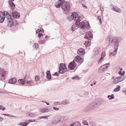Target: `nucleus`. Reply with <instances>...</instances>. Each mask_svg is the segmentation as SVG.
Here are the masks:
<instances>
[{
  "label": "nucleus",
  "instance_id": "nucleus-62",
  "mask_svg": "<svg viewBox=\"0 0 126 126\" xmlns=\"http://www.w3.org/2000/svg\"><path fill=\"white\" fill-rule=\"evenodd\" d=\"M119 73L120 75L122 76V71H120L119 72Z\"/></svg>",
  "mask_w": 126,
  "mask_h": 126
},
{
  "label": "nucleus",
  "instance_id": "nucleus-18",
  "mask_svg": "<svg viewBox=\"0 0 126 126\" xmlns=\"http://www.w3.org/2000/svg\"><path fill=\"white\" fill-rule=\"evenodd\" d=\"M63 3V1H58L55 4V6L57 8H59L62 5Z\"/></svg>",
  "mask_w": 126,
  "mask_h": 126
},
{
  "label": "nucleus",
  "instance_id": "nucleus-31",
  "mask_svg": "<svg viewBox=\"0 0 126 126\" xmlns=\"http://www.w3.org/2000/svg\"><path fill=\"white\" fill-rule=\"evenodd\" d=\"M29 80L27 81V83L28 84L31 85L34 82L32 80Z\"/></svg>",
  "mask_w": 126,
  "mask_h": 126
},
{
  "label": "nucleus",
  "instance_id": "nucleus-19",
  "mask_svg": "<svg viewBox=\"0 0 126 126\" xmlns=\"http://www.w3.org/2000/svg\"><path fill=\"white\" fill-rule=\"evenodd\" d=\"M85 53L84 49L82 48H79V55H83Z\"/></svg>",
  "mask_w": 126,
  "mask_h": 126
},
{
  "label": "nucleus",
  "instance_id": "nucleus-50",
  "mask_svg": "<svg viewBox=\"0 0 126 126\" xmlns=\"http://www.w3.org/2000/svg\"><path fill=\"white\" fill-rule=\"evenodd\" d=\"M100 10L101 11H104V8L103 6H102L100 5Z\"/></svg>",
  "mask_w": 126,
  "mask_h": 126
},
{
  "label": "nucleus",
  "instance_id": "nucleus-7",
  "mask_svg": "<svg viewBox=\"0 0 126 126\" xmlns=\"http://www.w3.org/2000/svg\"><path fill=\"white\" fill-rule=\"evenodd\" d=\"M89 25L88 22H85L83 21L79 23V28L85 29V28L89 29Z\"/></svg>",
  "mask_w": 126,
  "mask_h": 126
},
{
  "label": "nucleus",
  "instance_id": "nucleus-36",
  "mask_svg": "<svg viewBox=\"0 0 126 126\" xmlns=\"http://www.w3.org/2000/svg\"><path fill=\"white\" fill-rule=\"evenodd\" d=\"M74 61V62L75 61H76L77 62H79V56L77 55L76 56L75 60Z\"/></svg>",
  "mask_w": 126,
  "mask_h": 126
},
{
  "label": "nucleus",
  "instance_id": "nucleus-41",
  "mask_svg": "<svg viewBox=\"0 0 126 126\" xmlns=\"http://www.w3.org/2000/svg\"><path fill=\"white\" fill-rule=\"evenodd\" d=\"M101 56L103 57H104L105 56V51H103L101 55Z\"/></svg>",
  "mask_w": 126,
  "mask_h": 126
},
{
  "label": "nucleus",
  "instance_id": "nucleus-11",
  "mask_svg": "<svg viewBox=\"0 0 126 126\" xmlns=\"http://www.w3.org/2000/svg\"><path fill=\"white\" fill-rule=\"evenodd\" d=\"M114 38L113 37L108 36L106 39V43H113V41Z\"/></svg>",
  "mask_w": 126,
  "mask_h": 126
},
{
  "label": "nucleus",
  "instance_id": "nucleus-58",
  "mask_svg": "<svg viewBox=\"0 0 126 126\" xmlns=\"http://www.w3.org/2000/svg\"><path fill=\"white\" fill-rule=\"evenodd\" d=\"M29 115L30 116H34L33 114V113H31L29 114Z\"/></svg>",
  "mask_w": 126,
  "mask_h": 126
},
{
  "label": "nucleus",
  "instance_id": "nucleus-1",
  "mask_svg": "<svg viewBox=\"0 0 126 126\" xmlns=\"http://www.w3.org/2000/svg\"><path fill=\"white\" fill-rule=\"evenodd\" d=\"M68 20L71 21L73 20H74L76 21L79 20V17L78 14L76 12H74L70 14L69 16L67 18Z\"/></svg>",
  "mask_w": 126,
  "mask_h": 126
},
{
  "label": "nucleus",
  "instance_id": "nucleus-40",
  "mask_svg": "<svg viewBox=\"0 0 126 126\" xmlns=\"http://www.w3.org/2000/svg\"><path fill=\"white\" fill-rule=\"evenodd\" d=\"M83 61V60L81 57L79 56V63H82Z\"/></svg>",
  "mask_w": 126,
  "mask_h": 126
},
{
  "label": "nucleus",
  "instance_id": "nucleus-14",
  "mask_svg": "<svg viewBox=\"0 0 126 126\" xmlns=\"http://www.w3.org/2000/svg\"><path fill=\"white\" fill-rule=\"evenodd\" d=\"M79 28V20L76 21L75 23V24L73 26L72 29L73 31H74L75 29Z\"/></svg>",
  "mask_w": 126,
  "mask_h": 126
},
{
  "label": "nucleus",
  "instance_id": "nucleus-53",
  "mask_svg": "<svg viewBox=\"0 0 126 126\" xmlns=\"http://www.w3.org/2000/svg\"><path fill=\"white\" fill-rule=\"evenodd\" d=\"M60 103L59 102H56L54 103V104L55 105H57L58 104H60Z\"/></svg>",
  "mask_w": 126,
  "mask_h": 126
},
{
  "label": "nucleus",
  "instance_id": "nucleus-37",
  "mask_svg": "<svg viewBox=\"0 0 126 126\" xmlns=\"http://www.w3.org/2000/svg\"><path fill=\"white\" fill-rule=\"evenodd\" d=\"M43 32V30L42 29H40V30L38 29L36 31V33H38V32Z\"/></svg>",
  "mask_w": 126,
  "mask_h": 126
},
{
  "label": "nucleus",
  "instance_id": "nucleus-24",
  "mask_svg": "<svg viewBox=\"0 0 126 126\" xmlns=\"http://www.w3.org/2000/svg\"><path fill=\"white\" fill-rule=\"evenodd\" d=\"M19 84H25V81L23 79H21L18 80Z\"/></svg>",
  "mask_w": 126,
  "mask_h": 126
},
{
  "label": "nucleus",
  "instance_id": "nucleus-56",
  "mask_svg": "<svg viewBox=\"0 0 126 126\" xmlns=\"http://www.w3.org/2000/svg\"><path fill=\"white\" fill-rule=\"evenodd\" d=\"M79 1H80L81 2H83L84 3L85 2V0H79Z\"/></svg>",
  "mask_w": 126,
  "mask_h": 126
},
{
  "label": "nucleus",
  "instance_id": "nucleus-38",
  "mask_svg": "<svg viewBox=\"0 0 126 126\" xmlns=\"http://www.w3.org/2000/svg\"><path fill=\"white\" fill-rule=\"evenodd\" d=\"M82 123L85 125H88V122L84 120L82 122Z\"/></svg>",
  "mask_w": 126,
  "mask_h": 126
},
{
  "label": "nucleus",
  "instance_id": "nucleus-33",
  "mask_svg": "<svg viewBox=\"0 0 126 126\" xmlns=\"http://www.w3.org/2000/svg\"><path fill=\"white\" fill-rule=\"evenodd\" d=\"M104 58V57L101 56L98 62V63H101L103 61Z\"/></svg>",
  "mask_w": 126,
  "mask_h": 126
},
{
  "label": "nucleus",
  "instance_id": "nucleus-29",
  "mask_svg": "<svg viewBox=\"0 0 126 126\" xmlns=\"http://www.w3.org/2000/svg\"><path fill=\"white\" fill-rule=\"evenodd\" d=\"M48 110L47 109H43L40 110V111L42 113L47 112L48 111Z\"/></svg>",
  "mask_w": 126,
  "mask_h": 126
},
{
  "label": "nucleus",
  "instance_id": "nucleus-54",
  "mask_svg": "<svg viewBox=\"0 0 126 126\" xmlns=\"http://www.w3.org/2000/svg\"><path fill=\"white\" fill-rule=\"evenodd\" d=\"M116 54H115V53H114L113 52L111 53V55L113 56H115Z\"/></svg>",
  "mask_w": 126,
  "mask_h": 126
},
{
  "label": "nucleus",
  "instance_id": "nucleus-5",
  "mask_svg": "<svg viewBox=\"0 0 126 126\" xmlns=\"http://www.w3.org/2000/svg\"><path fill=\"white\" fill-rule=\"evenodd\" d=\"M59 73H64L67 71V69L65 64L61 63L59 66Z\"/></svg>",
  "mask_w": 126,
  "mask_h": 126
},
{
  "label": "nucleus",
  "instance_id": "nucleus-57",
  "mask_svg": "<svg viewBox=\"0 0 126 126\" xmlns=\"http://www.w3.org/2000/svg\"><path fill=\"white\" fill-rule=\"evenodd\" d=\"M53 108L54 109V110H59V108H57L56 107H53Z\"/></svg>",
  "mask_w": 126,
  "mask_h": 126
},
{
  "label": "nucleus",
  "instance_id": "nucleus-61",
  "mask_svg": "<svg viewBox=\"0 0 126 126\" xmlns=\"http://www.w3.org/2000/svg\"><path fill=\"white\" fill-rule=\"evenodd\" d=\"M82 6H83V7H85L86 8H87V6H86L84 4H83V3H82Z\"/></svg>",
  "mask_w": 126,
  "mask_h": 126
},
{
  "label": "nucleus",
  "instance_id": "nucleus-34",
  "mask_svg": "<svg viewBox=\"0 0 126 126\" xmlns=\"http://www.w3.org/2000/svg\"><path fill=\"white\" fill-rule=\"evenodd\" d=\"M71 126H79V123L78 122H76L74 124H71Z\"/></svg>",
  "mask_w": 126,
  "mask_h": 126
},
{
  "label": "nucleus",
  "instance_id": "nucleus-52",
  "mask_svg": "<svg viewBox=\"0 0 126 126\" xmlns=\"http://www.w3.org/2000/svg\"><path fill=\"white\" fill-rule=\"evenodd\" d=\"M68 119V117L67 116H65L63 117V120H65Z\"/></svg>",
  "mask_w": 126,
  "mask_h": 126
},
{
  "label": "nucleus",
  "instance_id": "nucleus-20",
  "mask_svg": "<svg viewBox=\"0 0 126 126\" xmlns=\"http://www.w3.org/2000/svg\"><path fill=\"white\" fill-rule=\"evenodd\" d=\"M113 10L115 11L116 12L120 13L121 12V9H118V8L117 7L114 6L113 7Z\"/></svg>",
  "mask_w": 126,
  "mask_h": 126
},
{
  "label": "nucleus",
  "instance_id": "nucleus-51",
  "mask_svg": "<svg viewBox=\"0 0 126 126\" xmlns=\"http://www.w3.org/2000/svg\"><path fill=\"white\" fill-rule=\"evenodd\" d=\"M47 78H48L49 79H50L51 78V75H47Z\"/></svg>",
  "mask_w": 126,
  "mask_h": 126
},
{
  "label": "nucleus",
  "instance_id": "nucleus-43",
  "mask_svg": "<svg viewBox=\"0 0 126 126\" xmlns=\"http://www.w3.org/2000/svg\"><path fill=\"white\" fill-rule=\"evenodd\" d=\"M35 48L36 49H37L39 47V45L38 44L35 43L34 45Z\"/></svg>",
  "mask_w": 126,
  "mask_h": 126
},
{
  "label": "nucleus",
  "instance_id": "nucleus-60",
  "mask_svg": "<svg viewBox=\"0 0 126 126\" xmlns=\"http://www.w3.org/2000/svg\"><path fill=\"white\" fill-rule=\"evenodd\" d=\"M125 71H123L122 73V76H123L125 74Z\"/></svg>",
  "mask_w": 126,
  "mask_h": 126
},
{
  "label": "nucleus",
  "instance_id": "nucleus-16",
  "mask_svg": "<svg viewBox=\"0 0 126 126\" xmlns=\"http://www.w3.org/2000/svg\"><path fill=\"white\" fill-rule=\"evenodd\" d=\"M62 117H58L55 120H54L52 121V123L54 124H55L61 121V119H62Z\"/></svg>",
  "mask_w": 126,
  "mask_h": 126
},
{
  "label": "nucleus",
  "instance_id": "nucleus-64",
  "mask_svg": "<svg viewBox=\"0 0 126 126\" xmlns=\"http://www.w3.org/2000/svg\"><path fill=\"white\" fill-rule=\"evenodd\" d=\"M33 122L32 121V120H29L28 121V122L29 123L31 122Z\"/></svg>",
  "mask_w": 126,
  "mask_h": 126
},
{
  "label": "nucleus",
  "instance_id": "nucleus-23",
  "mask_svg": "<svg viewBox=\"0 0 126 126\" xmlns=\"http://www.w3.org/2000/svg\"><path fill=\"white\" fill-rule=\"evenodd\" d=\"M84 17L83 15L82 14H80L79 15V23H80V22L83 20H84Z\"/></svg>",
  "mask_w": 126,
  "mask_h": 126
},
{
  "label": "nucleus",
  "instance_id": "nucleus-8",
  "mask_svg": "<svg viewBox=\"0 0 126 126\" xmlns=\"http://www.w3.org/2000/svg\"><path fill=\"white\" fill-rule=\"evenodd\" d=\"M7 73V72L5 71L4 69L0 68V79H4L6 74Z\"/></svg>",
  "mask_w": 126,
  "mask_h": 126
},
{
  "label": "nucleus",
  "instance_id": "nucleus-44",
  "mask_svg": "<svg viewBox=\"0 0 126 126\" xmlns=\"http://www.w3.org/2000/svg\"><path fill=\"white\" fill-rule=\"evenodd\" d=\"M49 117V116H41L40 117H39V118L40 119L44 118H46L47 117Z\"/></svg>",
  "mask_w": 126,
  "mask_h": 126
},
{
  "label": "nucleus",
  "instance_id": "nucleus-35",
  "mask_svg": "<svg viewBox=\"0 0 126 126\" xmlns=\"http://www.w3.org/2000/svg\"><path fill=\"white\" fill-rule=\"evenodd\" d=\"M11 4H10V5H11V7L12 9L13 10L15 8V6L14 4L12 1H11Z\"/></svg>",
  "mask_w": 126,
  "mask_h": 126
},
{
  "label": "nucleus",
  "instance_id": "nucleus-42",
  "mask_svg": "<svg viewBox=\"0 0 126 126\" xmlns=\"http://www.w3.org/2000/svg\"><path fill=\"white\" fill-rule=\"evenodd\" d=\"M118 78L119 79H120L121 80H122V81L125 79V78H124V77L122 76L120 77H118Z\"/></svg>",
  "mask_w": 126,
  "mask_h": 126
},
{
  "label": "nucleus",
  "instance_id": "nucleus-63",
  "mask_svg": "<svg viewBox=\"0 0 126 126\" xmlns=\"http://www.w3.org/2000/svg\"><path fill=\"white\" fill-rule=\"evenodd\" d=\"M88 92H87V91H86L84 93V94L85 95L86 94H88Z\"/></svg>",
  "mask_w": 126,
  "mask_h": 126
},
{
  "label": "nucleus",
  "instance_id": "nucleus-28",
  "mask_svg": "<svg viewBox=\"0 0 126 126\" xmlns=\"http://www.w3.org/2000/svg\"><path fill=\"white\" fill-rule=\"evenodd\" d=\"M89 124L91 126H96V124L94 121H90L89 122Z\"/></svg>",
  "mask_w": 126,
  "mask_h": 126
},
{
  "label": "nucleus",
  "instance_id": "nucleus-15",
  "mask_svg": "<svg viewBox=\"0 0 126 126\" xmlns=\"http://www.w3.org/2000/svg\"><path fill=\"white\" fill-rule=\"evenodd\" d=\"M12 15L13 17L15 18H19L20 16L19 13L17 12H13Z\"/></svg>",
  "mask_w": 126,
  "mask_h": 126
},
{
  "label": "nucleus",
  "instance_id": "nucleus-6",
  "mask_svg": "<svg viewBox=\"0 0 126 126\" xmlns=\"http://www.w3.org/2000/svg\"><path fill=\"white\" fill-rule=\"evenodd\" d=\"M110 65L109 63H107L101 65L99 68L98 71L99 73H102L105 71L108 68V66Z\"/></svg>",
  "mask_w": 126,
  "mask_h": 126
},
{
  "label": "nucleus",
  "instance_id": "nucleus-47",
  "mask_svg": "<svg viewBox=\"0 0 126 126\" xmlns=\"http://www.w3.org/2000/svg\"><path fill=\"white\" fill-rule=\"evenodd\" d=\"M43 35V34L42 33V32H40L39 33L38 36V37L39 38H40L41 36H42Z\"/></svg>",
  "mask_w": 126,
  "mask_h": 126
},
{
  "label": "nucleus",
  "instance_id": "nucleus-25",
  "mask_svg": "<svg viewBox=\"0 0 126 126\" xmlns=\"http://www.w3.org/2000/svg\"><path fill=\"white\" fill-rule=\"evenodd\" d=\"M84 29H83L82 28H80V29H79V31L80 32V33L81 34V35L84 34L85 33Z\"/></svg>",
  "mask_w": 126,
  "mask_h": 126
},
{
  "label": "nucleus",
  "instance_id": "nucleus-3",
  "mask_svg": "<svg viewBox=\"0 0 126 126\" xmlns=\"http://www.w3.org/2000/svg\"><path fill=\"white\" fill-rule=\"evenodd\" d=\"M6 16L7 18L6 21L8 26L9 27L12 26L13 25L14 23L12 18V16L7 12L6 13Z\"/></svg>",
  "mask_w": 126,
  "mask_h": 126
},
{
  "label": "nucleus",
  "instance_id": "nucleus-21",
  "mask_svg": "<svg viewBox=\"0 0 126 126\" xmlns=\"http://www.w3.org/2000/svg\"><path fill=\"white\" fill-rule=\"evenodd\" d=\"M29 123L27 122H21L18 124V125L19 126H26Z\"/></svg>",
  "mask_w": 126,
  "mask_h": 126
},
{
  "label": "nucleus",
  "instance_id": "nucleus-27",
  "mask_svg": "<svg viewBox=\"0 0 126 126\" xmlns=\"http://www.w3.org/2000/svg\"><path fill=\"white\" fill-rule=\"evenodd\" d=\"M120 85H117L116 88L114 89L113 90L114 92H116L119 91L120 89Z\"/></svg>",
  "mask_w": 126,
  "mask_h": 126
},
{
  "label": "nucleus",
  "instance_id": "nucleus-4",
  "mask_svg": "<svg viewBox=\"0 0 126 126\" xmlns=\"http://www.w3.org/2000/svg\"><path fill=\"white\" fill-rule=\"evenodd\" d=\"M70 7V3L68 2L63 1V3L61 8L63 10L67 11L69 9Z\"/></svg>",
  "mask_w": 126,
  "mask_h": 126
},
{
  "label": "nucleus",
  "instance_id": "nucleus-46",
  "mask_svg": "<svg viewBox=\"0 0 126 126\" xmlns=\"http://www.w3.org/2000/svg\"><path fill=\"white\" fill-rule=\"evenodd\" d=\"M5 110V107H3L2 105H0V110Z\"/></svg>",
  "mask_w": 126,
  "mask_h": 126
},
{
  "label": "nucleus",
  "instance_id": "nucleus-2",
  "mask_svg": "<svg viewBox=\"0 0 126 126\" xmlns=\"http://www.w3.org/2000/svg\"><path fill=\"white\" fill-rule=\"evenodd\" d=\"M101 104V102H98L94 104L91 105L90 106L86 107L84 110V111L85 112L90 111L91 110L94 109L96 107L99 106Z\"/></svg>",
  "mask_w": 126,
  "mask_h": 126
},
{
  "label": "nucleus",
  "instance_id": "nucleus-49",
  "mask_svg": "<svg viewBox=\"0 0 126 126\" xmlns=\"http://www.w3.org/2000/svg\"><path fill=\"white\" fill-rule=\"evenodd\" d=\"M45 42V41H39V43L41 44H44Z\"/></svg>",
  "mask_w": 126,
  "mask_h": 126
},
{
  "label": "nucleus",
  "instance_id": "nucleus-26",
  "mask_svg": "<svg viewBox=\"0 0 126 126\" xmlns=\"http://www.w3.org/2000/svg\"><path fill=\"white\" fill-rule=\"evenodd\" d=\"M84 45L87 47V46H90L91 45V41H90L85 42L84 44Z\"/></svg>",
  "mask_w": 126,
  "mask_h": 126
},
{
  "label": "nucleus",
  "instance_id": "nucleus-13",
  "mask_svg": "<svg viewBox=\"0 0 126 126\" xmlns=\"http://www.w3.org/2000/svg\"><path fill=\"white\" fill-rule=\"evenodd\" d=\"M5 14L3 12H0V22H2L4 21L5 18Z\"/></svg>",
  "mask_w": 126,
  "mask_h": 126
},
{
  "label": "nucleus",
  "instance_id": "nucleus-48",
  "mask_svg": "<svg viewBox=\"0 0 126 126\" xmlns=\"http://www.w3.org/2000/svg\"><path fill=\"white\" fill-rule=\"evenodd\" d=\"M72 79H79V78L78 77V76H76V77H72Z\"/></svg>",
  "mask_w": 126,
  "mask_h": 126
},
{
  "label": "nucleus",
  "instance_id": "nucleus-55",
  "mask_svg": "<svg viewBox=\"0 0 126 126\" xmlns=\"http://www.w3.org/2000/svg\"><path fill=\"white\" fill-rule=\"evenodd\" d=\"M50 75V72L49 71H47V75Z\"/></svg>",
  "mask_w": 126,
  "mask_h": 126
},
{
  "label": "nucleus",
  "instance_id": "nucleus-12",
  "mask_svg": "<svg viewBox=\"0 0 126 126\" xmlns=\"http://www.w3.org/2000/svg\"><path fill=\"white\" fill-rule=\"evenodd\" d=\"M113 43H114V49H118L119 46V41L116 39L114 38L113 41Z\"/></svg>",
  "mask_w": 126,
  "mask_h": 126
},
{
  "label": "nucleus",
  "instance_id": "nucleus-9",
  "mask_svg": "<svg viewBox=\"0 0 126 126\" xmlns=\"http://www.w3.org/2000/svg\"><path fill=\"white\" fill-rule=\"evenodd\" d=\"M77 64L74 61L70 63L68 65V68L70 70H73L76 67Z\"/></svg>",
  "mask_w": 126,
  "mask_h": 126
},
{
  "label": "nucleus",
  "instance_id": "nucleus-59",
  "mask_svg": "<svg viewBox=\"0 0 126 126\" xmlns=\"http://www.w3.org/2000/svg\"><path fill=\"white\" fill-rule=\"evenodd\" d=\"M115 49V50H114V53H115V54H116L117 52V50L118 49Z\"/></svg>",
  "mask_w": 126,
  "mask_h": 126
},
{
  "label": "nucleus",
  "instance_id": "nucleus-17",
  "mask_svg": "<svg viewBox=\"0 0 126 126\" xmlns=\"http://www.w3.org/2000/svg\"><path fill=\"white\" fill-rule=\"evenodd\" d=\"M17 81V80L15 78H12L8 81V82L10 83L14 84Z\"/></svg>",
  "mask_w": 126,
  "mask_h": 126
},
{
  "label": "nucleus",
  "instance_id": "nucleus-39",
  "mask_svg": "<svg viewBox=\"0 0 126 126\" xmlns=\"http://www.w3.org/2000/svg\"><path fill=\"white\" fill-rule=\"evenodd\" d=\"M35 79L36 81H38L40 79V77L38 75H36L35 77Z\"/></svg>",
  "mask_w": 126,
  "mask_h": 126
},
{
  "label": "nucleus",
  "instance_id": "nucleus-45",
  "mask_svg": "<svg viewBox=\"0 0 126 126\" xmlns=\"http://www.w3.org/2000/svg\"><path fill=\"white\" fill-rule=\"evenodd\" d=\"M98 19H99V22L100 23V24H101L102 23V22L101 20V17L100 16H99L98 17Z\"/></svg>",
  "mask_w": 126,
  "mask_h": 126
},
{
  "label": "nucleus",
  "instance_id": "nucleus-22",
  "mask_svg": "<svg viewBox=\"0 0 126 126\" xmlns=\"http://www.w3.org/2000/svg\"><path fill=\"white\" fill-rule=\"evenodd\" d=\"M122 81V80L119 79L118 77L115 78L113 80V82L114 83H116Z\"/></svg>",
  "mask_w": 126,
  "mask_h": 126
},
{
  "label": "nucleus",
  "instance_id": "nucleus-32",
  "mask_svg": "<svg viewBox=\"0 0 126 126\" xmlns=\"http://www.w3.org/2000/svg\"><path fill=\"white\" fill-rule=\"evenodd\" d=\"M108 98H109V99L110 100H111L114 98V94H112L111 95H109L108 96Z\"/></svg>",
  "mask_w": 126,
  "mask_h": 126
},
{
  "label": "nucleus",
  "instance_id": "nucleus-10",
  "mask_svg": "<svg viewBox=\"0 0 126 126\" xmlns=\"http://www.w3.org/2000/svg\"><path fill=\"white\" fill-rule=\"evenodd\" d=\"M84 35L85 36H84V37L89 40H91L93 38V35L92 34V33L91 32H88L86 34H85Z\"/></svg>",
  "mask_w": 126,
  "mask_h": 126
},
{
  "label": "nucleus",
  "instance_id": "nucleus-30",
  "mask_svg": "<svg viewBox=\"0 0 126 126\" xmlns=\"http://www.w3.org/2000/svg\"><path fill=\"white\" fill-rule=\"evenodd\" d=\"M68 103V100H64L63 101L61 102V104L65 105L67 104Z\"/></svg>",
  "mask_w": 126,
  "mask_h": 126
}]
</instances>
